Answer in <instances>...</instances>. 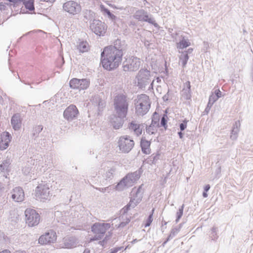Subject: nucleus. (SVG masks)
I'll return each mask as SVG.
<instances>
[{
    "label": "nucleus",
    "instance_id": "obj_1",
    "mask_svg": "<svg viewBox=\"0 0 253 253\" xmlns=\"http://www.w3.org/2000/svg\"><path fill=\"white\" fill-rule=\"evenodd\" d=\"M105 47L101 53V63L103 68L112 70L117 68L122 60L123 53L116 50Z\"/></svg>",
    "mask_w": 253,
    "mask_h": 253
},
{
    "label": "nucleus",
    "instance_id": "obj_2",
    "mask_svg": "<svg viewBox=\"0 0 253 253\" xmlns=\"http://www.w3.org/2000/svg\"><path fill=\"white\" fill-rule=\"evenodd\" d=\"M94 13L91 11H87L84 17L87 20H90L89 28L91 31L97 36H103L107 30V26L104 22L99 20H92L93 17Z\"/></svg>",
    "mask_w": 253,
    "mask_h": 253
},
{
    "label": "nucleus",
    "instance_id": "obj_3",
    "mask_svg": "<svg viewBox=\"0 0 253 253\" xmlns=\"http://www.w3.org/2000/svg\"><path fill=\"white\" fill-rule=\"evenodd\" d=\"M129 99L125 95L119 94L114 99V112L117 115L126 117L128 111Z\"/></svg>",
    "mask_w": 253,
    "mask_h": 253
},
{
    "label": "nucleus",
    "instance_id": "obj_4",
    "mask_svg": "<svg viewBox=\"0 0 253 253\" xmlns=\"http://www.w3.org/2000/svg\"><path fill=\"white\" fill-rule=\"evenodd\" d=\"M137 85L139 88H145L149 85L148 88H153L155 80H152V76L150 71L146 69H141L136 77Z\"/></svg>",
    "mask_w": 253,
    "mask_h": 253
},
{
    "label": "nucleus",
    "instance_id": "obj_5",
    "mask_svg": "<svg viewBox=\"0 0 253 253\" xmlns=\"http://www.w3.org/2000/svg\"><path fill=\"white\" fill-rule=\"evenodd\" d=\"M151 103L149 96L142 94L137 96L135 103V113L138 116H143L149 111Z\"/></svg>",
    "mask_w": 253,
    "mask_h": 253
},
{
    "label": "nucleus",
    "instance_id": "obj_6",
    "mask_svg": "<svg viewBox=\"0 0 253 253\" xmlns=\"http://www.w3.org/2000/svg\"><path fill=\"white\" fill-rule=\"evenodd\" d=\"M142 172L141 169L134 172L128 173L124 177L116 186L117 190H123L125 187L131 186L140 177Z\"/></svg>",
    "mask_w": 253,
    "mask_h": 253
},
{
    "label": "nucleus",
    "instance_id": "obj_7",
    "mask_svg": "<svg viewBox=\"0 0 253 253\" xmlns=\"http://www.w3.org/2000/svg\"><path fill=\"white\" fill-rule=\"evenodd\" d=\"M110 226V224L108 223L96 222L93 224L91 226V231L95 235L90 238L89 242L101 240Z\"/></svg>",
    "mask_w": 253,
    "mask_h": 253
},
{
    "label": "nucleus",
    "instance_id": "obj_8",
    "mask_svg": "<svg viewBox=\"0 0 253 253\" xmlns=\"http://www.w3.org/2000/svg\"><path fill=\"white\" fill-rule=\"evenodd\" d=\"M25 215L26 223L29 226H35L39 223L40 215L35 210L27 209L25 211Z\"/></svg>",
    "mask_w": 253,
    "mask_h": 253
},
{
    "label": "nucleus",
    "instance_id": "obj_9",
    "mask_svg": "<svg viewBox=\"0 0 253 253\" xmlns=\"http://www.w3.org/2000/svg\"><path fill=\"white\" fill-rule=\"evenodd\" d=\"M134 142L129 136L124 135L120 137L118 146L122 153H128L134 147Z\"/></svg>",
    "mask_w": 253,
    "mask_h": 253
},
{
    "label": "nucleus",
    "instance_id": "obj_10",
    "mask_svg": "<svg viewBox=\"0 0 253 253\" xmlns=\"http://www.w3.org/2000/svg\"><path fill=\"white\" fill-rule=\"evenodd\" d=\"M50 191L49 185L47 183L40 184L35 190V196L37 199L44 201L48 199L50 197Z\"/></svg>",
    "mask_w": 253,
    "mask_h": 253
},
{
    "label": "nucleus",
    "instance_id": "obj_11",
    "mask_svg": "<svg viewBox=\"0 0 253 253\" xmlns=\"http://www.w3.org/2000/svg\"><path fill=\"white\" fill-rule=\"evenodd\" d=\"M141 61L139 58L131 56L126 60L123 63V70L124 71H135L137 70L140 66Z\"/></svg>",
    "mask_w": 253,
    "mask_h": 253
},
{
    "label": "nucleus",
    "instance_id": "obj_12",
    "mask_svg": "<svg viewBox=\"0 0 253 253\" xmlns=\"http://www.w3.org/2000/svg\"><path fill=\"white\" fill-rule=\"evenodd\" d=\"M134 18L140 21L147 22L154 26L155 27H158V24L155 22L154 19L151 15H149L147 11L144 9L137 10L133 15Z\"/></svg>",
    "mask_w": 253,
    "mask_h": 253
},
{
    "label": "nucleus",
    "instance_id": "obj_13",
    "mask_svg": "<svg viewBox=\"0 0 253 253\" xmlns=\"http://www.w3.org/2000/svg\"><path fill=\"white\" fill-rule=\"evenodd\" d=\"M70 87L73 89H78L80 90L86 89L89 86L90 80L88 79H78L73 78L69 83Z\"/></svg>",
    "mask_w": 253,
    "mask_h": 253
},
{
    "label": "nucleus",
    "instance_id": "obj_14",
    "mask_svg": "<svg viewBox=\"0 0 253 253\" xmlns=\"http://www.w3.org/2000/svg\"><path fill=\"white\" fill-rule=\"evenodd\" d=\"M132 192H134L133 190ZM135 195L134 198L131 199L129 203L124 208V212H127L130 208H134L136 205L139 204L142 198L143 191L142 190L141 186H139V188L135 192Z\"/></svg>",
    "mask_w": 253,
    "mask_h": 253
},
{
    "label": "nucleus",
    "instance_id": "obj_15",
    "mask_svg": "<svg viewBox=\"0 0 253 253\" xmlns=\"http://www.w3.org/2000/svg\"><path fill=\"white\" fill-rule=\"evenodd\" d=\"M63 9L66 12L73 15L79 13L82 9L80 4L73 0H69L64 3L63 5Z\"/></svg>",
    "mask_w": 253,
    "mask_h": 253
},
{
    "label": "nucleus",
    "instance_id": "obj_16",
    "mask_svg": "<svg viewBox=\"0 0 253 253\" xmlns=\"http://www.w3.org/2000/svg\"><path fill=\"white\" fill-rule=\"evenodd\" d=\"M78 113L79 111L76 106L71 105L65 110L63 116L67 121H71L77 117Z\"/></svg>",
    "mask_w": 253,
    "mask_h": 253
},
{
    "label": "nucleus",
    "instance_id": "obj_17",
    "mask_svg": "<svg viewBox=\"0 0 253 253\" xmlns=\"http://www.w3.org/2000/svg\"><path fill=\"white\" fill-rule=\"evenodd\" d=\"M56 240V233L53 230H49L40 237L39 242L40 244L43 245L49 243H53Z\"/></svg>",
    "mask_w": 253,
    "mask_h": 253
},
{
    "label": "nucleus",
    "instance_id": "obj_18",
    "mask_svg": "<svg viewBox=\"0 0 253 253\" xmlns=\"http://www.w3.org/2000/svg\"><path fill=\"white\" fill-rule=\"evenodd\" d=\"M126 117L120 115H117L116 114L110 116V120L111 125L115 129H118L122 127L125 122V118Z\"/></svg>",
    "mask_w": 253,
    "mask_h": 253
},
{
    "label": "nucleus",
    "instance_id": "obj_19",
    "mask_svg": "<svg viewBox=\"0 0 253 253\" xmlns=\"http://www.w3.org/2000/svg\"><path fill=\"white\" fill-rule=\"evenodd\" d=\"M10 194L11 198L14 202H21L24 199V193L21 187H15L11 191Z\"/></svg>",
    "mask_w": 253,
    "mask_h": 253
},
{
    "label": "nucleus",
    "instance_id": "obj_20",
    "mask_svg": "<svg viewBox=\"0 0 253 253\" xmlns=\"http://www.w3.org/2000/svg\"><path fill=\"white\" fill-rule=\"evenodd\" d=\"M78 242L75 237H67L63 238L61 245L62 248L71 249L77 246Z\"/></svg>",
    "mask_w": 253,
    "mask_h": 253
},
{
    "label": "nucleus",
    "instance_id": "obj_21",
    "mask_svg": "<svg viewBox=\"0 0 253 253\" xmlns=\"http://www.w3.org/2000/svg\"><path fill=\"white\" fill-rule=\"evenodd\" d=\"M106 48H109L110 49H113V50H116L123 54L124 51L126 49V44L124 41L117 39L114 42L113 45L109 46L106 47Z\"/></svg>",
    "mask_w": 253,
    "mask_h": 253
},
{
    "label": "nucleus",
    "instance_id": "obj_22",
    "mask_svg": "<svg viewBox=\"0 0 253 253\" xmlns=\"http://www.w3.org/2000/svg\"><path fill=\"white\" fill-rule=\"evenodd\" d=\"M129 129L137 136L142 134L144 129V126L142 124H139L136 121H132L128 124Z\"/></svg>",
    "mask_w": 253,
    "mask_h": 253
},
{
    "label": "nucleus",
    "instance_id": "obj_23",
    "mask_svg": "<svg viewBox=\"0 0 253 253\" xmlns=\"http://www.w3.org/2000/svg\"><path fill=\"white\" fill-rule=\"evenodd\" d=\"M101 95L100 94H95L94 96H93L90 101L92 103V104L95 106H97L98 107V110L100 111L101 109H102L103 108L105 107V101L102 98V96L103 95V93H101Z\"/></svg>",
    "mask_w": 253,
    "mask_h": 253
},
{
    "label": "nucleus",
    "instance_id": "obj_24",
    "mask_svg": "<svg viewBox=\"0 0 253 253\" xmlns=\"http://www.w3.org/2000/svg\"><path fill=\"white\" fill-rule=\"evenodd\" d=\"M11 124L14 130H18L22 125V118L20 114H14L11 119Z\"/></svg>",
    "mask_w": 253,
    "mask_h": 253
},
{
    "label": "nucleus",
    "instance_id": "obj_25",
    "mask_svg": "<svg viewBox=\"0 0 253 253\" xmlns=\"http://www.w3.org/2000/svg\"><path fill=\"white\" fill-rule=\"evenodd\" d=\"M181 95L186 100H188L191 98V85L189 81H187L184 84L183 88L181 91Z\"/></svg>",
    "mask_w": 253,
    "mask_h": 253
},
{
    "label": "nucleus",
    "instance_id": "obj_26",
    "mask_svg": "<svg viewBox=\"0 0 253 253\" xmlns=\"http://www.w3.org/2000/svg\"><path fill=\"white\" fill-rule=\"evenodd\" d=\"M140 145L142 151L145 154H149L150 153V142L142 138L141 140Z\"/></svg>",
    "mask_w": 253,
    "mask_h": 253
},
{
    "label": "nucleus",
    "instance_id": "obj_27",
    "mask_svg": "<svg viewBox=\"0 0 253 253\" xmlns=\"http://www.w3.org/2000/svg\"><path fill=\"white\" fill-rule=\"evenodd\" d=\"M69 212L65 211L61 212L57 211L55 212V215L56 217H60L61 216V220L62 222L66 221V222H68L70 221L71 218L69 217Z\"/></svg>",
    "mask_w": 253,
    "mask_h": 253
},
{
    "label": "nucleus",
    "instance_id": "obj_28",
    "mask_svg": "<svg viewBox=\"0 0 253 253\" xmlns=\"http://www.w3.org/2000/svg\"><path fill=\"white\" fill-rule=\"evenodd\" d=\"M190 45V42L188 39L182 37L179 42L177 43V48L179 49H182Z\"/></svg>",
    "mask_w": 253,
    "mask_h": 253
},
{
    "label": "nucleus",
    "instance_id": "obj_29",
    "mask_svg": "<svg viewBox=\"0 0 253 253\" xmlns=\"http://www.w3.org/2000/svg\"><path fill=\"white\" fill-rule=\"evenodd\" d=\"M179 53H181L179 56V62H181L182 67L184 68L189 59V56L187 55V53L184 51H179Z\"/></svg>",
    "mask_w": 253,
    "mask_h": 253
},
{
    "label": "nucleus",
    "instance_id": "obj_30",
    "mask_svg": "<svg viewBox=\"0 0 253 253\" xmlns=\"http://www.w3.org/2000/svg\"><path fill=\"white\" fill-rule=\"evenodd\" d=\"M116 169L115 168L112 167L107 169L104 173L103 177L106 180L112 179L114 176V174L115 172Z\"/></svg>",
    "mask_w": 253,
    "mask_h": 253
},
{
    "label": "nucleus",
    "instance_id": "obj_31",
    "mask_svg": "<svg viewBox=\"0 0 253 253\" xmlns=\"http://www.w3.org/2000/svg\"><path fill=\"white\" fill-rule=\"evenodd\" d=\"M78 49L81 52H84L89 49V45L86 42H82L78 45Z\"/></svg>",
    "mask_w": 253,
    "mask_h": 253
},
{
    "label": "nucleus",
    "instance_id": "obj_32",
    "mask_svg": "<svg viewBox=\"0 0 253 253\" xmlns=\"http://www.w3.org/2000/svg\"><path fill=\"white\" fill-rule=\"evenodd\" d=\"M11 137L8 132H4L1 134V141L3 142H7L9 143L11 141Z\"/></svg>",
    "mask_w": 253,
    "mask_h": 253
},
{
    "label": "nucleus",
    "instance_id": "obj_33",
    "mask_svg": "<svg viewBox=\"0 0 253 253\" xmlns=\"http://www.w3.org/2000/svg\"><path fill=\"white\" fill-rule=\"evenodd\" d=\"M100 8L101 10V11L103 12L104 13H106L107 14L108 17L111 19L112 20H115L116 18V16H115L114 14H113L110 10L106 8L104 5H101L100 6Z\"/></svg>",
    "mask_w": 253,
    "mask_h": 253
},
{
    "label": "nucleus",
    "instance_id": "obj_34",
    "mask_svg": "<svg viewBox=\"0 0 253 253\" xmlns=\"http://www.w3.org/2000/svg\"><path fill=\"white\" fill-rule=\"evenodd\" d=\"M23 4L26 9L32 11L34 9V1L33 0H24Z\"/></svg>",
    "mask_w": 253,
    "mask_h": 253
},
{
    "label": "nucleus",
    "instance_id": "obj_35",
    "mask_svg": "<svg viewBox=\"0 0 253 253\" xmlns=\"http://www.w3.org/2000/svg\"><path fill=\"white\" fill-rule=\"evenodd\" d=\"M180 226L177 228H173L169 234V235L168 236V238L167 239L166 241L164 243V244H166L168 241H169V240L172 239L176 234L178 233V232L179 231Z\"/></svg>",
    "mask_w": 253,
    "mask_h": 253
},
{
    "label": "nucleus",
    "instance_id": "obj_36",
    "mask_svg": "<svg viewBox=\"0 0 253 253\" xmlns=\"http://www.w3.org/2000/svg\"><path fill=\"white\" fill-rule=\"evenodd\" d=\"M184 208V205L183 204L179 208L178 211L176 213V219H175L176 223H177L179 221L181 217H182V216L183 215V213Z\"/></svg>",
    "mask_w": 253,
    "mask_h": 253
},
{
    "label": "nucleus",
    "instance_id": "obj_37",
    "mask_svg": "<svg viewBox=\"0 0 253 253\" xmlns=\"http://www.w3.org/2000/svg\"><path fill=\"white\" fill-rule=\"evenodd\" d=\"M96 189L100 191L102 193H105L107 192L108 193H110L112 191L114 190L115 189H116V186L115 187L112 186H109L108 187L105 188H95Z\"/></svg>",
    "mask_w": 253,
    "mask_h": 253
},
{
    "label": "nucleus",
    "instance_id": "obj_38",
    "mask_svg": "<svg viewBox=\"0 0 253 253\" xmlns=\"http://www.w3.org/2000/svg\"><path fill=\"white\" fill-rule=\"evenodd\" d=\"M42 126H37L34 128L33 131V135L35 137H37L39 135V134L42 131Z\"/></svg>",
    "mask_w": 253,
    "mask_h": 253
},
{
    "label": "nucleus",
    "instance_id": "obj_39",
    "mask_svg": "<svg viewBox=\"0 0 253 253\" xmlns=\"http://www.w3.org/2000/svg\"><path fill=\"white\" fill-rule=\"evenodd\" d=\"M10 164V162L9 160L3 161L2 163L0 165V170L1 171L7 170Z\"/></svg>",
    "mask_w": 253,
    "mask_h": 253
},
{
    "label": "nucleus",
    "instance_id": "obj_40",
    "mask_svg": "<svg viewBox=\"0 0 253 253\" xmlns=\"http://www.w3.org/2000/svg\"><path fill=\"white\" fill-rule=\"evenodd\" d=\"M239 129L233 127L231 131L230 137L233 140H235L237 138V134Z\"/></svg>",
    "mask_w": 253,
    "mask_h": 253
},
{
    "label": "nucleus",
    "instance_id": "obj_41",
    "mask_svg": "<svg viewBox=\"0 0 253 253\" xmlns=\"http://www.w3.org/2000/svg\"><path fill=\"white\" fill-rule=\"evenodd\" d=\"M156 130V128L154 127L153 125H150L148 127L146 128V132L150 134H154Z\"/></svg>",
    "mask_w": 253,
    "mask_h": 253
},
{
    "label": "nucleus",
    "instance_id": "obj_42",
    "mask_svg": "<svg viewBox=\"0 0 253 253\" xmlns=\"http://www.w3.org/2000/svg\"><path fill=\"white\" fill-rule=\"evenodd\" d=\"M154 211V209H153L152 211V213L149 215L146 222L145 223V227L149 226L153 221V214Z\"/></svg>",
    "mask_w": 253,
    "mask_h": 253
},
{
    "label": "nucleus",
    "instance_id": "obj_43",
    "mask_svg": "<svg viewBox=\"0 0 253 253\" xmlns=\"http://www.w3.org/2000/svg\"><path fill=\"white\" fill-rule=\"evenodd\" d=\"M218 99V98L212 92L209 97V102L213 104Z\"/></svg>",
    "mask_w": 253,
    "mask_h": 253
},
{
    "label": "nucleus",
    "instance_id": "obj_44",
    "mask_svg": "<svg viewBox=\"0 0 253 253\" xmlns=\"http://www.w3.org/2000/svg\"><path fill=\"white\" fill-rule=\"evenodd\" d=\"M217 229L216 227H213L211 229V234L213 240H215L217 238Z\"/></svg>",
    "mask_w": 253,
    "mask_h": 253
},
{
    "label": "nucleus",
    "instance_id": "obj_45",
    "mask_svg": "<svg viewBox=\"0 0 253 253\" xmlns=\"http://www.w3.org/2000/svg\"><path fill=\"white\" fill-rule=\"evenodd\" d=\"M31 168L29 166H26L25 167L23 168L22 171L25 175L29 174L31 172Z\"/></svg>",
    "mask_w": 253,
    "mask_h": 253
},
{
    "label": "nucleus",
    "instance_id": "obj_46",
    "mask_svg": "<svg viewBox=\"0 0 253 253\" xmlns=\"http://www.w3.org/2000/svg\"><path fill=\"white\" fill-rule=\"evenodd\" d=\"M188 121L184 120L182 123L179 125L180 131H183L187 127Z\"/></svg>",
    "mask_w": 253,
    "mask_h": 253
},
{
    "label": "nucleus",
    "instance_id": "obj_47",
    "mask_svg": "<svg viewBox=\"0 0 253 253\" xmlns=\"http://www.w3.org/2000/svg\"><path fill=\"white\" fill-rule=\"evenodd\" d=\"M9 144L7 142H3L0 141V149L1 150H5L9 146Z\"/></svg>",
    "mask_w": 253,
    "mask_h": 253
},
{
    "label": "nucleus",
    "instance_id": "obj_48",
    "mask_svg": "<svg viewBox=\"0 0 253 253\" xmlns=\"http://www.w3.org/2000/svg\"><path fill=\"white\" fill-rule=\"evenodd\" d=\"M213 93L217 97V98H219L222 96V92L219 89L215 90Z\"/></svg>",
    "mask_w": 253,
    "mask_h": 253
},
{
    "label": "nucleus",
    "instance_id": "obj_49",
    "mask_svg": "<svg viewBox=\"0 0 253 253\" xmlns=\"http://www.w3.org/2000/svg\"><path fill=\"white\" fill-rule=\"evenodd\" d=\"M167 120L166 119V117L165 116H164L162 119H161V126H164V127H165L167 125Z\"/></svg>",
    "mask_w": 253,
    "mask_h": 253
},
{
    "label": "nucleus",
    "instance_id": "obj_50",
    "mask_svg": "<svg viewBox=\"0 0 253 253\" xmlns=\"http://www.w3.org/2000/svg\"><path fill=\"white\" fill-rule=\"evenodd\" d=\"M5 241L4 234L0 231V244L4 243Z\"/></svg>",
    "mask_w": 253,
    "mask_h": 253
},
{
    "label": "nucleus",
    "instance_id": "obj_51",
    "mask_svg": "<svg viewBox=\"0 0 253 253\" xmlns=\"http://www.w3.org/2000/svg\"><path fill=\"white\" fill-rule=\"evenodd\" d=\"M169 89H168L167 93L165 95L163 96V99L165 101H167L169 100Z\"/></svg>",
    "mask_w": 253,
    "mask_h": 253
},
{
    "label": "nucleus",
    "instance_id": "obj_52",
    "mask_svg": "<svg viewBox=\"0 0 253 253\" xmlns=\"http://www.w3.org/2000/svg\"><path fill=\"white\" fill-rule=\"evenodd\" d=\"M212 104L210 102H208L207 106L206 108H205V112H206L207 113H208L210 111L211 107L212 106Z\"/></svg>",
    "mask_w": 253,
    "mask_h": 253
},
{
    "label": "nucleus",
    "instance_id": "obj_53",
    "mask_svg": "<svg viewBox=\"0 0 253 253\" xmlns=\"http://www.w3.org/2000/svg\"><path fill=\"white\" fill-rule=\"evenodd\" d=\"M123 248V247H117L113 248L111 250V252L110 253H117L118 251H120Z\"/></svg>",
    "mask_w": 253,
    "mask_h": 253
},
{
    "label": "nucleus",
    "instance_id": "obj_54",
    "mask_svg": "<svg viewBox=\"0 0 253 253\" xmlns=\"http://www.w3.org/2000/svg\"><path fill=\"white\" fill-rule=\"evenodd\" d=\"M152 158H153V163H156V161H157L159 159V157H160V154H156V155H153L152 156Z\"/></svg>",
    "mask_w": 253,
    "mask_h": 253
},
{
    "label": "nucleus",
    "instance_id": "obj_55",
    "mask_svg": "<svg viewBox=\"0 0 253 253\" xmlns=\"http://www.w3.org/2000/svg\"><path fill=\"white\" fill-rule=\"evenodd\" d=\"M130 222V220L128 218L126 219V221L125 222H122L119 225V227H124L127 224H128Z\"/></svg>",
    "mask_w": 253,
    "mask_h": 253
},
{
    "label": "nucleus",
    "instance_id": "obj_56",
    "mask_svg": "<svg viewBox=\"0 0 253 253\" xmlns=\"http://www.w3.org/2000/svg\"><path fill=\"white\" fill-rule=\"evenodd\" d=\"M151 125H154V127L157 128V127L159 125V124H158V121L157 120L155 121V120L153 119L152 120V123H151Z\"/></svg>",
    "mask_w": 253,
    "mask_h": 253
},
{
    "label": "nucleus",
    "instance_id": "obj_57",
    "mask_svg": "<svg viewBox=\"0 0 253 253\" xmlns=\"http://www.w3.org/2000/svg\"><path fill=\"white\" fill-rule=\"evenodd\" d=\"M106 237H105V238L104 239H103V240L100 241L98 243L101 246H102V247L104 246V245L106 243Z\"/></svg>",
    "mask_w": 253,
    "mask_h": 253
},
{
    "label": "nucleus",
    "instance_id": "obj_58",
    "mask_svg": "<svg viewBox=\"0 0 253 253\" xmlns=\"http://www.w3.org/2000/svg\"><path fill=\"white\" fill-rule=\"evenodd\" d=\"M240 126V123L239 121H237L235 123L233 127H235V128H237V129H239V127Z\"/></svg>",
    "mask_w": 253,
    "mask_h": 253
},
{
    "label": "nucleus",
    "instance_id": "obj_59",
    "mask_svg": "<svg viewBox=\"0 0 253 253\" xmlns=\"http://www.w3.org/2000/svg\"><path fill=\"white\" fill-rule=\"evenodd\" d=\"M193 50V48H190L188 49L187 50L184 51V52L187 53V55H188V54H190L192 53Z\"/></svg>",
    "mask_w": 253,
    "mask_h": 253
},
{
    "label": "nucleus",
    "instance_id": "obj_60",
    "mask_svg": "<svg viewBox=\"0 0 253 253\" xmlns=\"http://www.w3.org/2000/svg\"><path fill=\"white\" fill-rule=\"evenodd\" d=\"M210 185L209 184L206 185L204 187V191L206 192H208L210 189Z\"/></svg>",
    "mask_w": 253,
    "mask_h": 253
},
{
    "label": "nucleus",
    "instance_id": "obj_61",
    "mask_svg": "<svg viewBox=\"0 0 253 253\" xmlns=\"http://www.w3.org/2000/svg\"><path fill=\"white\" fill-rule=\"evenodd\" d=\"M178 134L180 138L182 139L183 137V133L182 132V131L178 132Z\"/></svg>",
    "mask_w": 253,
    "mask_h": 253
},
{
    "label": "nucleus",
    "instance_id": "obj_62",
    "mask_svg": "<svg viewBox=\"0 0 253 253\" xmlns=\"http://www.w3.org/2000/svg\"><path fill=\"white\" fill-rule=\"evenodd\" d=\"M155 80V82L156 81V82L157 83H160L161 82V81H162V78H160V77H157L156 80Z\"/></svg>",
    "mask_w": 253,
    "mask_h": 253
},
{
    "label": "nucleus",
    "instance_id": "obj_63",
    "mask_svg": "<svg viewBox=\"0 0 253 253\" xmlns=\"http://www.w3.org/2000/svg\"><path fill=\"white\" fill-rule=\"evenodd\" d=\"M4 5L2 2H0V10L4 9Z\"/></svg>",
    "mask_w": 253,
    "mask_h": 253
},
{
    "label": "nucleus",
    "instance_id": "obj_64",
    "mask_svg": "<svg viewBox=\"0 0 253 253\" xmlns=\"http://www.w3.org/2000/svg\"><path fill=\"white\" fill-rule=\"evenodd\" d=\"M0 253H10V252L7 250H5L2 252H0Z\"/></svg>",
    "mask_w": 253,
    "mask_h": 253
}]
</instances>
